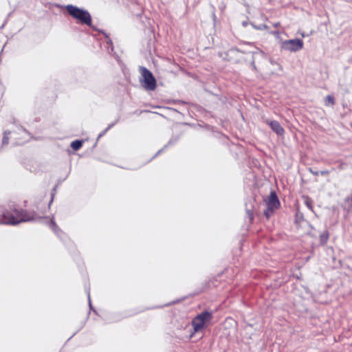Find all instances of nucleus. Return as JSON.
I'll return each mask as SVG.
<instances>
[{
  "label": "nucleus",
  "instance_id": "4",
  "mask_svg": "<svg viewBox=\"0 0 352 352\" xmlns=\"http://www.w3.org/2000/svg\"><path fill=\"white\" fill-rule=\"evenodd\" d=\"M267 210L264 212V214L266 218H270L274 210L277 209L280 206L279 200L274 191H272L270 196L267 198Z\"/></svg>",
  "mask_w": 352,
  "mask_h": 352
},
{
  "label": "nucleus",
  "instance_id": "16",
  "mask_svg": "<svg viewBox=\"0 0 352 352\" xmlns=\"http://www.w3.org/2000/svg\"><path fill=\"white\" fill-rule=\"evenodd\" d=\"M24 141H21V142H18L17 144H21L23 143Z\"/></svg>",
  "mask_w": 352,
  "mask_h": 352
},
{
  "label": "nucleus",
  "instance_id": "6",
  "mask_svg": "<svg viewBox=\"0 0 352 352\" xmlns=\"http://www.w3.org/2000/svg\"><path fill=\"white\" fill-rule=\"evenodd\" d=\"M2 219L1 220H32L25 217L23 210L10 209V210L2 211Z\"/></svg>",
  "mask_w": 352,
  "mask_h": 352
},
{
  "label": "nucleus",
  "instance_id": "10",
  "mask_svg": "<svg viewBox=\"0 0 352 352\" xmlns=\"http://www.w3.org/2000/svg\"><path fill=\"white\" fill-rule=\"evenodd\" d=\"M10 134V131H5L3 138L2 140L3 144H8L9 141V135Z\"/></svg>",
  "mask_w": 352,
  "mask_h": 352
},
{
  "label": "nucleus",
  "instance_id": "12",
  "mask_svg": "<svg viewBox=\"0 0 352 352\" xmlns=\"http://www.w3.org/2000/svg\"><path fill=\"white\" fill-rule=\"evenodd\" d=\"M19 131L21 132L22 135L24 139H25L28 136V133L27 132V131L25 129H24L23 128H20Z\"/></svg>",
  "mask_w": 352,
  "mask_h": 352
},
{
  "label": "nucleus",
  "instance_id": "17",
  "mask_svg": "<svg viewBox=\"0 0 352 352\" xmlns=\"http://www.w3.org/2000/svg\"><path fill=\"white\" fill-rule=\"evenodd\" d=\"M263 28H267V26L265 25H264Z\"/></svg>",
  "mask_w": 352,
  "mask_h": 352
},
{
  "label": "nucleus",
  "instance_id": "15",
  "mask_svg": "<svg viewBox=\"0 0 352 352\" xmlns=\"http://www.w3.org/2000/svg\"><path fill=\"white\" fill-rule=\"evenodd\" d=\"M328 173H329V171H327V170L322 171V172H321V174H322V175H325V174H328Z\"/></svg>",
  "mask_w": 352,
  "mask_h": 352
},
{
  "label": "nucleus",
  "instance_id": "7",
  "mask_svg": "<svg viewBox=\"0 0 352 352\" xmlns=\"http://www.w3.org/2000/svg\"><path fill=\"white\" fill-rule=\"evenodd\" d=\"M265 122L270 125L271 129L276 133L278 135H283L285 133L284 129L281 126L280 123L276 120H267Z\"/></svg>",
  "mask_w": 352,
  "mask_h": 352
},
{
  "label": "nucleus",
  "instance_id": "11",
  "mask_svg": "<svg viewBox=\"0 0 352 352\" xmlns=\"http://www.w3.org/2000/svg\"><path fill=\"white\" fill-rule=\"evenodd\" d=\"M115 124V123H112V124H110L107 129H105L103 131H102L99 135H98V139L100 138L101 137H102L112 126H113Z\"/></svg>",
  "mask_w": 352,
  "mask_h": 352
},
{
  "label": "nucleus",
  "instance_id": "5",
  "mask_svg": "<svg viewBox=\"0 0 352 352\" xmlns=\"http://www.w3.org/2000/svg\"><path fill=\"white\" fill-rule=\"evenodd\" d=\"M304 43L302 39H289L282 42L281 49L292 52H298L303 48Z\"/></svg>",
  "mask_w": 352,
  "mask_h": 352
},
{
  "label": "nucleus",
  "instance_id": "9",
  "mask_svg": "<svg viewBox=\"0 0 352 352\" xmlns=\"http://www.w3.org/2000/svg\"><path fill=\"white\" fill-rule=\"evenodd\" d=\"M82 145V142L80 141V140H75V141H73L72 143H71V147L74 150V151H78L79 150L81 146Z\"/></svg>",
  "mask_w": 352,
  "mask_h": 352
},
{
  "label": "nucleus",
  "instance_id": "2",
  "mask_svg": "<svg viewBox=\"0 0 352 352\" xmlns=\"http://www.w3.org/2000/svg\"><path fill=\"white\" fill-rule=\"evenodd\" d=\"M213 316L212 312L203 311L196 316L192 320V326L195 333L201 332L206 327L207 324L210 322Z\"/></svg>",
  "mask_w": 352,
  "mask_h": 352
},
{
  "label": "nucleus",
  "instance_id": "14",
  "mask_svg": "<svg viewBox=\"0 0 352 352\" xmlns=\"http://www.w3.org/2000/svg\"><path fill=\"white\" fill-rule=\"evenodd\" d=\"M55 226H56L55 221H50V227L52 228V227H54Z\"/></svg>",
  "mask_w": 352,
  "mask_h": 352
},
{
  "label": "nucleus",
  "instance_id": "1",
  "mask_svg": "<svg viewBox=\"0 0 352 352\" xmlns=\"http://www.w3.org/2000/svg\"><path fill=\"white\" fill-rule=\"evenodd\" d=\"M65 9L71 16L78 20L80 23L89 27L91 26V16L87 10L70 4L66 6Z\"/></svg>",
  "mask_w": 352,
  "mask_h": 352
},
{
  "label": "nucleus",
  "instance_id": "3",
  "mask_svg": "<svg viewBox=\"0 0 352 352\" xmlns=\"http://www.w3.org/2000/svg\"><path fill=\"white\" fill-rule=\"evenodd\" d=\"M140 70L142 75L141 85L146 90L153 91L155 89L156 80L153 74L144 67H141Z\"/></svg>",
  "mask_w": 352,
  "mask_h": 352
},
{
  "label": "nucleus",
  "instance_id": "13",
  "mask_svg": "<svg viewBox=\"0 0 352 352\" xmlns=\"http://www.w3.org/2000/svg\"><path fill=\"white\" fill-rule=\"evenodd\" d=\"M21 221H0V223H5L6 224H9L12 226H15L20 223Z\"/></svg>",
  "mask_w": 352,
  "mask_h": 352
},
{
  "label": "nucleus",
  "instance_id": "8",
  "mask_svg": "<svg viewBox=\"0 0 352 352\" xmlns=\"http://www.w3.org/2000/svg\"><path fill=\"white\" fill-rule=\"evenodd\" d=\"M329 233L327 231H324L320 235V243L322 245H324L326 244V243L327 242L328 239H329Z\"/></svg>",
  "mask_w": 352,
  "mask_h": 352
}]
</instances>
